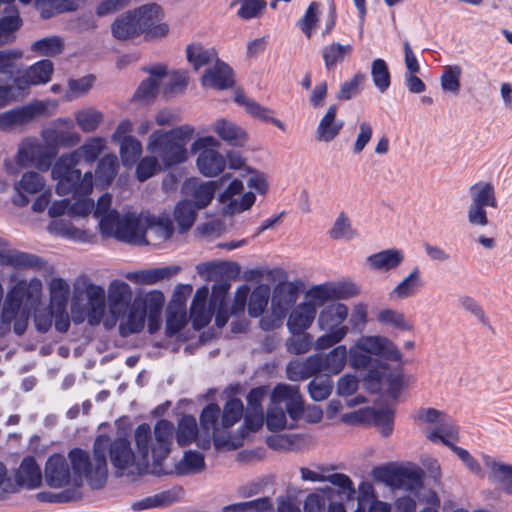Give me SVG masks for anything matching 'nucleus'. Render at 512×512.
Instances as JSON below:
<instances>
[{
	"instance_id": "46",
	"label": "nucleus",
	"mask_w": 512,
	"mask_h": 512,
	"mask_svg": "<svg viewBox=\"0 0 512 512\" xmlns=\"http://www.w3.org/2000/svg\"><path fill=\"white\" fill-rule=\"evenodd\" d=\"M330 282L311 287L306 293L305 304H310L317 313V308L322 307L329 300H334Z\"/></svg>"
},
{
	"instance_id": "61",
	"label": "nucleus",
	"mask_w": 512,
	"mask_h": 512,
	"mask_svg": "<svg viewBox=\"0 0 512 512\" xmlns=\"http://www.w3.org/2000/svg\"><path fill=\"white\" fill-rule=\"evenodd\" d=\"M220 412V407L215 403L206 405L202 410L200 414V426L207 435H209L210 431L216 430Z\"/></svg>"
},
{
	"instance_id": "62",
	"label": "nucleus",
	"mask_w": 512,
	"mask_h": 512,
	"mask_svg": "<svg viewBox=\"0 0 512 512\" xmlns=\"http://www.w3.org/2000/svg\"><path fill=\"white\" fill-rule=\"evenodd\" d=\"M160 169L159 159L156 155L153 154V156H146L139 161L136 167L137 179L144 182L151 178Z\"/></svg>"
},
{
	"instance_id": "1",
	"label": "nucleus",
	"mask_w": 512,
	"mask_h": 512,
	"mask_svg": "<svg viewBox=\"0 0 512 512\" xmlns=\"http://www.w3.org/2000/svg\"><path fill=\"white\" fill-rule=\"evenodd\" d=\"M105 148V140L101 137L88 139L79 149L58 158L52 168V177L57 181L56 193L66 196L75 194H90L93 189V175L86 172L83 176L77 165L81 158L93 163Z\"/></svg>"
},
{
	"instance_id": "7",
	"label": "nucleus",
	"mask_w": 512,
	"mask_h": 512,
	"mask_svg": "<svg viewBox=\"0 0 512 512\" xmlns=\"http://www.w3.org/2000/svg\"><path fill=\"white\" fill-rule=\"evenodd\" d=\"M55 157V147L44 146L35 140L28 139L19 145L16 162L20 167L34 165L40 170L47 171Z\"/></svg>"
},
{
	"instance_id": "3",
	"label": "nucleus",
	"mask_w": 512,
	"mask_h": 512,
	"mask_svg": "<svg viewBox=\"0 0 512 512\" xmlns=\"http://www.w3.org/2000/svg\"><path fill=\"white\" fill-rule=\"evenodd\" d=\"M108 448V436L99 435L93 445V459L91 462L90 455L81 448H74L69 451L68 458L71 462L73 473L82 482L85 477L92 489H100L107 480L108 469L106 452Z\"/></svg>"
},
{
	"instance_id": "51",
	"label": "nucleus",
	"mask_w": 512,
	"mask_h": 512,
	"mask_svg": "<svg viewBox=\"0 0 512 512\" xmlns=\"http://www.w3.org/2000/svg\"><path fill=\"white\" fill-rule=\"evenodd\" d=\"M366 80V75L358 72L350 80L343 82L336 94L339 101H347L358 95Z\"/></svg>"
},
{
	"instance_id": "55",
	"label": "nucleus",
	"mask_w": 512,
	"mask_h": 512,
	"mask_svg": "<svg viewBox=\"0 0 512 512\" xmlns=\"http://www.w3.org/2000/svg\"><path fill=\"white\" fill-rule=\"evenodd\" d=\"M313 344V336L307 332L291 333L286 341L287 351L291 354L300 355L307 353Z\"/></svg>"
},
{
	"instance_id": "17",
	"label": "nucleus",
	"mask_w": 512,
	"mask_h": 512,
	"mask_svg": "<svg viewBox=\"0 0 512 512\" xmlns=\"http://www.w3.org/2000/svg\"><path fill=\"white\" fill-rule=\"evenodd\" d=\"M348 317V307L343 303H332L321 310L317 324L320 330H336L346 327L343 322Z\"/></svg>"
},
{
	"instance_id": "2",
	"label": "nucleus",
	"mask_w": 512,
	"mask_h": 512,
	"mask_svg": "<svg viewBox=\"0 0 512 512\" xmlns=\"http://www.w3.org/2000/svg\"><path fill=\"white\" fill-rule=\"evenodd\" d=\"M194 132V128L187 124L170 131L156 130L149 137L147 149L156 155L165 169L171 168L188 159L186 146Z\"/></svg>"
},
{
	"instance_id": "43",
	"label": "nucleus",
	"mask_w": 512,
	"mask_h": 512,
	"mask_svg": "<svg viewBox=\"0 0 512 512\" xmlns=\"http://www.w3.org/2000/svg\"><path fill=\"white\" fill-rule=\"evenodd\" d=\"M371 77L375 87L384 93L388 90L391 84V74L388 64L385 60L377 58L371 64Z\"/></svg>"
},
{
	"instance_id": "35",
	"label": "nucleus",
	"mask_w": 512,
	"mask_h": 512,
	"mask_svg": "<svg viewBox=\"0 0 512 512\" xmlns=\"http://www.w3.org/2000/svg\"><path fill=\"white\" fill-rule=\"evenodd\" d=\"M48 231L51 234L61 236L73 241L87 242L88 233L84 230L76 228L70 221L53 220L48 225Z\"/></svg>"
},
{
	"instance_id": "6",
	"label": "nucleus",
	"mask_w": 512,
	"mask_h": 512,
	"mask_svg": "<svg viewBox=\"0 0 512 512\" xmlns=\"http://www.w3.org/2000/svg\"><path fill=\"white\" fill-rule=\"evenodd\" d=\"M159 11H161L160 6L153 3L127 12L112 24L113 36L118 40H127L143 34L151 24V15Z\"/></svg>"
},
{
	"instance_id": "59",
	"label": "nucleus",
	"mask_w": 512,
	"mask_h": 512,
	"mask_svg": "<svg viewBox=\"0 0 512 512\" xmlns=\"http://www.w3.org/2000/svg\"><path fill=\"white\" fill-rule=\"evenodd\" d=\"M230 288L231 283L229 279H217L211 289L209 307L227 306L226 297Z\"/></svg>"
},
{
	"instance_id": "14",
	"label": "nucleus",
	"mask_w": 512,
	"mask_h": 512,
	"mask_svg": "<svg viewBox=\"0 0 512 512\" xmlns=\"http://www.w3.org/2000/svg\"><path fill=\"white\" fill-rule=\"evenodd\" d=\"M114 238L129 244L143 245L147 243L140 218L135 214H126L122 218Z\"/></svg>"
},
{
	"instance_id": "5",
	"label": "nucleus",
	"mask_w": 512,
	"mask_h": 512,
	"mask_svg": "<svg viewBox=\"0 0 512 512\" xmlns=\"http://www.w3.org/2000/svg\"><path fill=\"white\" fill-rule=\"evenodd\" d=\"M372 355L393 362H399L402 359L400 350L389 338L365 336L350 348L349 363L354 369H366L372 364Z\"/></svg>"
},
{
	"instance_id": "64",
	"label": "nucleus",
	"mask_w": 512,
	"mask_h": 512,
	"mask_svg": "<svg viewBox=\"0 0 512 512\" xmlns=\"http://www.w3.org/2000/svg\"><path fill=\"white\" fill-rule=\"evenodd\" d=\"M490 467L495 477L504 485L505 493L512 495V465L493 462Z\"/></svg>"
},
{
	"instance_id": "58",
	"label": "nucleus",
	"mask_w": 512,
	"mask_h": 512,
	"mask_svg": "<svg viewBox=\"0 0 512 512\" xmlns=\"http://www.w3.org/2000/svg\"><path fill=\"white\" fill-rule=\"evenodd\" d=\"M266 426L270 431H280L286 427V412L282 405L271 402L267 410Z\"/></svg>"
},
{
	"instance_id": "50",
	"label": "nucleus",
	"mask_w": 512,
	"mask_h": 512,
	"mask_svg": "<svg viewBox=\"0 0 512 512\" xmlns=\"http://www.w3.org/2000/svg\"><path fill=\"white\" fill-rule=\"evenodd\" d=\"M64 43L58 36H51L35 41L31 50L41 56H56L62 52Z\"/></svg>"
},
{
	"instance_id": "34",
	"label": "nucleus",
	"mask_w": 512,
	"mask_h": 512,
	"mask_svg": "<svg viewBox=\"0 0 512 512\" xmlns=\"http://www.w3.org/2000/svg\"><path fill=\"white\" fill-rule=\"evenodd\" d=\"M352 52L350 44L342 45L338 42L331 43L322 48V57L327 71H332L338 64H341L345 58Z\"/></svg>"
},
{
	"instance_id": "30",
	"label": "nucleus",
	"mask_w": 512,
	"mask_h": 512,
	"mask_svg": "<svg viewBox=\"0 0 512 512\" xmlns=\"http://www.w3.org/2000/svg\"><path fill=\"white\" fill-rule=\"evenodd\" d=\"M180 271L178 266L154 268L136 272H129L126 278L134 283L152 285L161 280L169 279Z\"/></svg>"
},
{
	"instance_id": "18",
	"label": "nucleus",
	"mask_w": 512,
	"mask_h": 512,
	"mask_svg": "<svg viewBox=\"0 0 512 512\" xmlns=\"http://www.w3.org/2000/svg\"><path fill=\"white\" fill-rule=\"evenodd\" d=\"M108 449L111 463L116 469L123 471L133 464L135 455L127 438L119 437L111 443L108 439Z\"/></svg>"
},
{
	"instance_id": "37",
	"label": "nucleus",
	"mask_w": 512,
	"mask_h": 512,
	"mask_svg": "<svg viewBox=\"0 0 512 512\" xmlns=\"http://www.w3.org/2000/svg\"><path fill=\"white\" fill-rule=\"evenodd\" d=\"M198 210L191 200H182L175 206L174 219L180 233L188 231L193 226Z\"/></svg>"
},
{
	"instance_id": "39",
	"label": "nucleus",
	"mask_w": 512,
	"mask_h": 512,
	"mask_svg": "<svg viewBox=\"0 0 512 512\" xmlns=\"http://www.w3.org/2000/svg\"><path fill=\"white\" fill-rule=\"evenodd\" d=\"M377 321L383 326H390L401 331H411L413 325L406 319L403 312L385 308L381 309L376 315Z\"/></svg>"
},
{
	"instance_id": "56",
	"label": "nucleus",
	"mask_w": 512,
	"mask_h": 512,
	"mask_svg": "<svg viewBox=\"0 0 512 512\" xmlns=\"http://www.w3.org/2000/svg\"><path fill=\"white\" fill-rule=\"evenodd\" d=\"M146 312L144 309L131 308L125 324L120 325V332L123 336L139 333L145 325Z\"/></svg>"
},
{
	"instance_id": "40",
	"label": "nucleus",
	"mask_w": 512,
	"mask_h": 512,
	"mask_svg": "<svg viewBox=\"0 0 512 512\" xmlns=\"http://www.w3.org/2000/svg\"><path fill=\"white\" fill-rule=\"evenodd\" d=\"M49 290L50 308L65 310L70 294V287L68 283L62 278H53L50 281Z\"/></svg>"
},
{
	"instance_id": "52",
	"label": "nucleus",
	"mask_w": 512,
	"mask_h": 512,
	"mask_svg": "<svg viewBox=\"0 0 512 512\" xmlns=\"http://www.w3.org/2000/svg\"><path fill=\"white\" fill-rule=\"evenodd\" d=\"M333 389V381L329 375L315 377L308 384V392L314 401L327 399Z\"/></svg>"
},
{
	"instance_id": "27",
	"label": "nucleus",
	"mask_w": 512,
	"mask_h": 512,
	"mask_svg": "<svg viewBox=\"0 0 512 512\" xmlns=\"http://www.w3.org/2000/svg\"><path fill=\"white\" fill-rule=\"evenodd\" d=\"M337 110V105H330L326 114L320 120L316 130L318 141L331 142L339 135L344 122L342 120L336 121Z\"/></svg>"
},
{
	"instance_id": "31",
	"label": "nucleus",
	"mask_w": 512,
	"mask_h": 512,
	"mask_svg": "<svg viewBox=\"0 0 512 512\" xmlns=\"http://www.w3.org/2000/svg\"><path fill=\"white\" fill-rule=\"evenodd\" d=\"M235 102L241 106H244L246 112L252 117L264 122H271L281 130L285 129L283 122L271 116V109L260 105L258 102L252 99H249L244 93L237 92L235 95Z\"/></svg>"
},
{
	"instance_id": "16",
	"label": "nucleus",
	"mask_w": 512,
	"mask_h": 512,
	"mask_svg": "<svg viewBox=\"0 0 512 512\" xmlns=\"http://www.w3.org/2000/svg\"><path fill=\"white\" fill-rule=\"evenodd\" d=\"M213 68L207 69L202 76V84L214 89L224 90L234 85L233 70L217 59Z\"/></svg>"
},
{
	"instance_id": "60",
	"label": "nucleus",
	"mask_w": 512,
	"mask_h": 512,
	"mask_svg": "<svg viewBox=\"0 0 512 512\" xmlns=\"http://www.w3.org/2000/svg\"><path fill=\"white\" fill-rule=\"evenodd\" d=\"M461 67L458 65L450 66L444 70L441 76V87L444 91L458 94L460 90Z\"/></svg>"
},
{
	"instance_id": "42",
	"label": "nucleus",
	"mask_w": 512,
	"mask_h": 512,
	"mask_svg": "<svg viewBox=\"0 0 512 512\" xmlns=\"http://www.w3.org/2000/svg\"><path fill=\"white\" fill-rule=\"evenodd\" d=\"M373 424L380 429L383 437L392 434L394 428V410L390 408L371 409L367 411Z\"/></svg>"
},
{
	"instance_id": "22",
	"label": "nucleus",
	"mask_w": 512,
	"mask_h": 512,
	"mask_svg": "<svg viewBox=\"0 0 512 512\" xmlns=\"http://www.w3.org/2000/svg\"><path fill=\"white\" fill-rule=\"evenodd\" d=\"M199 172L205 177H215L226 167V158L215 149L201 151L196 161Z\"/></svg>"
},
{
	"instance_id": "25",
	"label": "nucleus",
	"mask_w": 512,
	"mask_h": 512,
	"mask_svg": "<svg viewBox=\"0 0 512 512\" xmlns=\"http://www.w3.org/2000/svg\"><path fill=\"white\" fill-rule=\"evenodd\" d=\"M0 265L15 269L42 268L44 261L37 255L27 252L8 250L0 251Z\"/></svg>"
},
{
	"instance_id": "24",
	"label": "nucleus",
	"mask_w": 512,
	"mask_h": 512,
	"mask_svg": "<svg viewBox=\"0 0 512 512\" xmlns=\"http://www.w3.org/2000/svg\"><path fill=\"white\" fill-rule=\"evenodd\" d=\"M17 485L34 489L40 486L42 474L40 467L32 456L23 458L18 471L15 474Z\"/></svg>"
},
{
	"instance_id": "11",
	"label": "nucleus",
	"mask_w": 512,
	"mask_h": 512,
	"mask_svg": "<svg viewBox=\"0 0 512 512\" xmlns=\"http://www.w3.org/2000/svg\"><path fill=\"white\" fill-rule=\"evenodd\" d=\"M70 468L61 454L51 455L45 465V481L51 488H61L70 483Z\"/></svg>"
},
{
	"instance_id": "49",
	"label": "nucleus",
	"mask_w": 512,
	"mask_h": 512,
	"mask_svg": "<svg viewBox=\"0 0 512 512\" xmlns=\"http://www.w3.org/2000/svg\"><path fill=\"white\" fill-rule=\"evenodd\" d=\"M53 71L54 66L52 61L49 59L40 60L26 69L27 76L31 78L34 85L49 82Z\"/></svg>"
},
{
	"instance_id": "4",
	"label": "nucleus",
	"mask_w": 512,
	"mask_h": 512,
	"mask_svg": "<svg viewBox=\"0 0 512 512\" xmlns=\"http://www.w3.org/2000/svg\"><path fill=\"white\" fill-rule=\"evenodd\" d=\"M174 425L166 419H160L154 426V441H152L151 427L147 423L140 424L134 432L137 453L143 462H148L151 452L153 463L160 466L168 457L174 435Z\"/></svg>"
},
{
	"instance_id": "15",
	"label": "nucleus",
	"mask_w": 512,
	"mask_h": 512,
	"mask_svg": "<svg viewBox=\"0 0 512 512\" xmlns=\"http://www.w3.org/2000/svg\"><path fill=\"white\" fill-rule=\"evenodd\" d=\"M298 294V287L292 282L277 284L273 290L271 300L273 312L279 315V317L284 316L295 304Z\"/></svg>"
},
{
	"instance_id": "53",
	"label": "nucleus",
	"mask_w": 512,
	"mask_h": 512,
	"mask_svg": "<svg viewBox=\"0 0 512 512\" xmlns=\"http://www.w3.org/2000/svg\"><path fill=\"white\" fill-rule=\"evenodd\" d=\"M244 406L239 398L229 399L223 408L221 424L224 428H230L243 416Z\"/></svg>"
},
{
	"instance_id": "10",
	"label": "nucleus",
	"mask_w": 512,
	"mask_h": 512,
	"mask_svg": "<svg viewBox=\"0 0 512 512\" xmlns=\"http://www.w3.org/2000/svg\"><path fill=\"white\" fill-rule=\"evenodd\" d=\"M272 403L285 404L284 411L293 421L302 418L304 413V401L298 386L277 384L271 393Z\"/></svg>"
},
{
	"instance_id": "48",
	"label": "nucleus",
	"mask_w": 512,
	"mask_h": 512,
	"mask_svg": "<svg viewBox=\"0 0 512 512\" xmlns=\"http://www.w3.org/2000/svg\"><path fill=\"white\" fill-rule=\"evenodd\" d=\"M328 234L333 240H351L357 236V232L353 229L349 217L344 212L338 215Z\"/></svg>"
},
{
	"instance_id": "19",
	"label": "nucleus",
	"mask_w": 512,
	"mask_h": 512,
	"mask_svg": "<svg viewBox=\"0 0 512 512\" xmlns=\"http://www.w3.org/2000/svg\"><path fill=\"white\" fill-rule=\"evenodd\" d=\"M404 253L400 249L391 248L371 254L367 263L371 270L388 272L397 269L404 261Z\"/></svg>"
},
{
	"instance_id": "63",
	"label": "nucleus",
	"mask_w": 512,
	"mask_h": 512,
	"mask_svg": "<svg viewBox=\"0 0 512 512\" xmlns=\"http://www.w3.org/2000/svg\"><path fill=\"white\" fill-rule=\"evenodd\" d=\"M103 116L95 110H83L76 114V121L84 132L94 131L101 123Z\"/></svg>"
},
{
	"instance_id": "28",
	"label": "nucleus",
	"mask_w": 512,
	"mask_h": 512,
	"mask_svg": "<svg viewBox=\"0 0 512 512\" xmlns=\"http://www.w3.org/2000/svg\"><path fill=\"white\" fill-rule=\"evenodd\" d=\"M316 317L315 309L304 302L297 305L290 313L287 327L290 333L306 332Z\"/></svg>"
},
{
	"instance_id": "9",
	"label": "nucleus",
	"mask_w": 512,
	"mask_h": 512,
	"mask_svg": "<svg viewBox=\"0 0 512 512\" xmlns=\"http://www.w3.org/2000/svg\"><path fill=\"white\" fill-rule=\"evenodd\" d=\"M45 111L46 105L42 101H35L0 113V131L9 132L18 127L25 126Z\"/></svg>"
},
{
	"instance_id": "38",
	"label": "nucleus",
	"mask_w": 512,
	"mask_h": 512,
	"mask_svg": "<svg viewBox=\"0 0 512 512\" xmlns=\"http://www.w3.org/2000/svg\"><path fill=\"white\" fill-rule=\"evenodd\" d=\"M469 194L472 203L489 206L492 208L497 207V200L495 196V190L489 182H477L469 188Z\"/></svg>"
},
{
	"instance_id": "45",
	"label": "nucleus",
	"mask_w": 512,
	"mask_h": 512,
	"mask_svg": "<svg viewBox=\"0 0 512 512\" xmlns=\"http://www.w3.org/2000/svg\"><path fill=\"white\" fill-rule=\"evenodd\" d=\"M205 468L204 456L200 452L186 451L182 460L176 465V471L179 475L188 473H197Z\"/></svg>"
},
{
	"instance_id": "26",
	"label": "nucleus",
	"mask_w": 512,
	"mask_h": 512,
	"mask_svg": "<svg viewBox=\"0 0 512 512\" xmlns=\"http://www.w3.org/2000/svg\"><path fill=\"white\" fill-rule=\"evenodd\" d=\"M213 131L231 146H243L247 141L246 132L234 122L224 118L215 121Z\"/></svg>"
},
{
	"instance_id": "47",
	"label": "nucleus",
	"mask_w": 512,
	"mask_h": 512,
	"mask_svg": "<svg viewBox=\"0 0 512 512\" xmlns=\"http://www.w3.org/2000/svg\"><path fill=\"white\" fill-rule=\"evenodd\" d=\"M120 145L122 164L130 168L137 163L142 154V144L136 138H127Z\"/></svg>"
},
{
	"instance_id": "20",
	"label": "nucleus",
	"mask_w": 512,
	"mask_h": 512,
	"mask_svg": "<svg viewBox=\"0 0 512 512\" xmlns=\"http://www.w3.org/2000/svg\"><path fill=\"white\" fill-rule=\"evenodd\" d=\"M87 319L92 326L98 325L105 311V291L101 286L89 283L86 288Z\"/></svg>"
},
{
	"instance_id": "8",
	"label": "nucleus",
	"mask_w": 512,
	"mask_h": 512,
	"mask_svg": "<svg viewBox=\"0 0 512 512\" xmlns=\"http://www.w3.org/2000/svg\"><path fill=\"white\" fill-rule=\"evenodd\" d=\"M230 178V174H226L218 180L200 182L198 178H188L182 185V194L191 197L193 205L197 209L206 208L214 198L215 192L224 185Z\"/></svg>"
},
{
	"instance_id": "12",
	"label": "nucleus",
	"mask_w": 512,
	"mask_h": 512,
	"mask_svg": "<svg viewBox=\"0 0 512 512\" xmlns=\"http://www.w3.org/2000/svg\"><path fill=\"white\" fill-rule=\"evenodd\" d=\"M324 372L322 354H314L303 361H292L286 367L287 378L291 381H302L310 377H317Z\"/></svg>"
},
{
	"instance_id": "23",
	"label": "nucleus",
	"mask_w": 512,
	"mask_h": 512,
	"mask_svg": "<svg viewBox=\"0 0 512 512\" xmlns=\"http://www.w3.org/2000/svg\"><path fill=\"white\" fill-rule=\"evenodd\" d=\"M426 436L431 442L435 443L440 441L451 449L455 446L454 442L459 440V429L450 417L443 414L442 419L436 427L428 431Z\"/></svg>"
},
{
	"instance_id": "57",
	"label": "nucleus",
	"mask_w": 512,
	"mask_h": 512,
	"mask_svg": "<svg viewBox=\"0 0 512 512\" xmlns=\"http://www.w3.org/2000/svg\"><path fill=\"white\" fill-rule=\"evenodd\" d=\"M269 295L267 290L261 287L255 288L249 298L248 314L251 317H259L267 307Z\"/></svg>"
},
{
	"instance_id": "21",
	"label": "nucleus",
	"mask_w": 512,
	"mask_h": 512,
	"mask_svg": "<svg viewBox=\"0 0 512 512\" xmlns=\"http://www.w3.org/2000/svg\"><path fill=\"white\" fill-rule=\"evenodd\" d=\"M44 186L45 180L38 172L28 171L24 173L20 181L15 185L18 195L14 199V203L19 206H26L29 203V199L25 196V193H39L43 190Z\"/></svg>"
},
{
	"instance_id": "32",
	"label": "nucleus",
	"mask_w": 512,
	"mask_h": 512,
	"mask_svg": "<svg viewBox=\"0 0 512 512\" xmlns=\"http://www.w3.org/2000/svg\"><path fill=\"white\" fill-rule=\"evenodd\" d=\"M118 158L114 154H107L102 157L95 170V179L98 185L109 186L118 172Z\"/></svg>"
},
{
	"instance_id": "29",
	"label": "nucleus",
	"mask_w": 512,
	"mask_h": 512,
	"mask_svg": "<svg viewBox=\"0 0 512 512\" xmlns=\"http://www.w3.org/2000/svg\"><path fill=\"white\" fill-rule=\"evenodd\" d=\"M424 286L419 267L412 271L390 292V298L407 299L415 296Z\"/></svg>"
},
{
	"instance_id": "33",
	"label": "nucleus",
	"mask_w": 512,
	"mask_h": 512,
	"mask_svg": "<svg viewBox=\"0 0 512 512\" xmlns=\"http://www.w3.org/2000/svg\"><path fill=\"white\" fill-rule=\"evenodd\" d=\"M186 56L188 62L195 70H198L218 59L215 49L205 48L200 43L189 44L186 48Z\"/></svg>"
},
{
	"instance_id": "13",
	"label": "nucleus",
	"mask_w": 512,
	"mask_h": 512,
	"mask_svg": "<svg viewBox=\"0 0 512 512\" xmlns=\"http://www.w3.org/2000/svg\"><path fill=\"white\" fill-rule=\"evenodd\" d=\"M132 291L130 286L121 280H113L108 287V301L111 314L119 318L123 316L130 304Z\"/></svg>"
},
{
	"instance_id": "44",
	"label": "nucleus",
	"mask_w": 512,
	"mask_h": 512,
	"mask_svg": "<svg viewBox=\"0 0 512 512\" xmlns=\"http://www.w3.org/2000/svg\"><path fill=\"white\" fill-rule=\"evenodd\" d=\"M423 485V471L420 468L399 467L397 489L416 490Z\"/></svg>"
},
{
	"instance_id": "41",
	"label": "nucleus",
	"mask_w": 512,
	"mask_h": 512,
	"mask_svg": "<svg viewBox=\"0 0 512 512\" xmlns=\"http://www.w3.org/2000/svg\"><path fill=\"white\" fill-rule=\"evenodd\" d=\"M198 427L195 417L184 415L178 423L176 440L179 446L185 447L197 439Z\"/></svg>"
},
{
	"instance_id": "54",
	"label": "nucleus",
	"mask_w": 512,
	"mask_h": 512,
	"mask_svg": "<svg viewBox=\"0 0 512 512\" xmlns=\"http://www.w3.org/2000/svg\"><path fill=\"white\" fill-rule=\"evenodd\" d=\"M23 301V291L20 289H12L8 292L3 308H2V321L10 323L18 314Z\"/></svg>"
},
{
	"instance_id": "36",
	"label": "nucleus",
	"mask_w": 512,
	"mask_h": 512,
	"mask_svg": "<svg viewBox=\"0 0 512 512\" xmlns=\"http://www.w3.org/2000/svg\"><path fill=\"white\" fill-rule=\"evenodd\" d=\"M347 355L348 352L344 345H339L328 354L322 355L324 373L329 376L339 374L345 367Z\"/></svg>"
}]
</instances>
